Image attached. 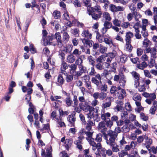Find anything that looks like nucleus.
I'll return each mask as SVG.
<instances>
[{
    "mask_svg": "<svg viewBox=\"0 0 157 157\" xmlns=\"http://www.w3.org/2000/svg\"><path fill=\"white\" fill-rule=\"evenodd\" d=\"M103 135L104 138L108 145L113 146L115 144V141L117 136V135L113 132V131L111 130H108L107 134L105 133Z\"/></svg>",
    "mask_w": 157,
    "mask_h": 157,
    "instance_id": "obj_1",
    "label": "nucleus"
},
{
    "mask_svg": "<svg viewBox=\"0 0 157 157\" xmlns=\"http://www.w3.org/2000/svg\"><path fill=\"white\" fill-rule=\"evenodd\" d=\"M79 106L82 109L83 111H86L88 110L89 113L86 114L87 117L89 119H90L94 118V113L93 111L94 110V108L89 105H84L83 103H80Z\"/></svg>",
    "mask_w": 157,
    "mask_h": 157,
    "instance_id": "obj_2",
    "label": "nucleus"
},
{
    "mask_svg": "<svg viewBox=\"0 0 157 157\" xmlns=\"http://www.w3.org/2000/svg\"><path fill=\"white\" fill-rule=\"evenodd\" d=\"M52 148L51 147L47 148L46 150V152H45L44 150L42 149L41 155L43 157H52Z\"/></svg>",
    "mask_w": 157,
    "mask_h": 157,
    "instance_id": "obj_3",
    "label": "nucleus"
},
{
    "mask_svg": "<svg viewBox=\"0 0 157 157\" xmlns=\"http://www.w3.org/2000/svg\"><path fill=\"white\" fill-rule=\"evenodd\" d=\"M94 77L91 78L92 82L96 85V86H98V84L101 83V77L99 74H98L96 75H94Z\"/></svg>",
    "mask_w": 157,
    "mask_h": 157,
    "instance_id": "obj_4",
    "label": "nucleus"
},
{
    "mask_svg": "<svg viewBox=\"0 0 157 157\" xmlns=\"http://www.w3.org/2000/svg\"><path fill=\"white\" fill-rule=\"evenodd\" d=\"M54 39L56 40L57 45L59 48L63 46L62 41L61 40V36L60 33L59 32H56L54 35Z\"/></svg>",
    "mask_w": 157,
    "mask_h": 157,
    "instance_id": "obj_5",
    "label": "nucleus"
},
{
    "mask_svg": "<svg viewBox=\"0 0 157 157\" xmlns=\"http://www.w3.org/2000/svg\"><path fill=\"white\" fill-rule=\"evenodd\" d=\"M144 139L145 140L146 147L149 151V153H150L151 149L150 148V146L152 144V140L146 135H144Z\"/></svg>",
    "mask_w": 157,
    "mask_h": 157,
    "instance_id": "obj_6",
    "label": "nucleus"
},
{
    "mask_svg": "<svg viewBox=\"0 0 157 157\" xmlns=\"http://www.w3.org/2000/svg\"><path fill=\"white\" fill-rule=\"evenodd\" d=\"M109 10L112 12H116L118 11H123L124 8L121 6H118L116 7L113 4H110L109 6Z\"/></svg>",
    "mask_w": 157,
    "mask_h": 157,
    "instance_id": "obj_7",
    "label": "nucleus"
},
{
    "mask_svg": "<svg viewBox=\"0 0 157 157\" xmlns=\"http://www.w3.org/2000/svg\"><path fill=\"white\" fill-rule=\"evenodd\" d=\"M111 114L109 113H105L104 109L101 110V118L104 121L109 119V117H110Z\"/></svg>",
    "mask_w": 157,
    "mask_h": 157,
    "instance_id": "obj_8",
    "label": "nucleus"
},
{
    "mask_svg": "<svg viewBox=\"0 0 157 157\" xmlns=\"http://www.w3.org/2000/svg\"><path fill=\"white\" fill-rule=\"evenodd\" d=\"M98 130L103 133V135L105 133L106 131L107 128L105 127V124L104 121H101L99 123L98 126Z\"/></svg>",
    "mask_w": 157,
    "mask_h": 157,
    "instance_id": "obj_9",
    "label": "nucleus"
},
{
    "mask_svg": "<svg viewBox=\"0 0 157 157\" xmlns=\"http://www.w3.org/2000/svg\"><path fill=\"white\" fill-rule=\"evenodd\" d=\"M117 105L115 108V109L117 111H122L123 109V106L124 103L121 100H118L116 101Z\"/></svg>",
    "mask_w": 157,
    "mask_h": 157,
    "instance_id": "obj_10",
    "label": "nucleus"
},
{
    "mask_svg": "<svg viewBox=\"0 0 157 157\" xmlns=\"http://www.w3.org/2000/svg\"><path fill=\"white\" fill-rule=\"evenodd\" d=\"M87 13L89 15H91L92 18L94 20H97L100 18L101 17L102 13H98V14L95 13H91L90 12V8L87 9Z\"/></svg>",
    "mask_w": 157,
    "mask_h": 157,
    "instance_id": "obj_11",
    "label": "nucleus"
},
{
    "mask_svg": "<svg viewBox=\"0 0 157 157\" xmlns=\"http://www.w3.org/2000/svg\"><path fill=\"white\" fill-rule=\"evenodd\" d=\"M89 144L92 146V149L93 151H95L97 149L98 151L100 149L101 147L100 143H98L97 144L94 142V141L89 143Z\"/></svg>",
    "mask_w": 157,
    "mask_h": 157,
    "instance_id": "obj_12",
    "label": "nucleus"
},
{
    "mask_svg": "<svg viewBox=\"0 0 157 157\" xmlns=\"http://www.w3.org/2000/svg\"><path fill=\"white\" fill-rule=\"evenodd\" d=\"M68 68V66L67 63L64 61H62L61 65V73L62 74L65 75L67 74V73L65 71Z\"/></svg>",
    "mask_w": 157,
    "mask_h": 157,
    "instance_id": "obj_13",
    "label": "nucleus"
},
{
    "mask_svg": "<svg viewBox=\"0 0 157 157\" xmlns=\"http://www.w3.org/2000/svg\"><path fill=\"white\" fill-rule=\"evenodd\" d=\"M82 36L87 39H91L92 38V34L90 33L88 30L84 29L82 32Z\"/></svg>",
    "mask_w": 157,
    "mask_h": 157,
    "instance_id": "obj_14",
    "label": "nucleus"
},
{
    "mask_svg": "<svg viewBox=\"0 0 157 157\" xmlns=\"http://www.w3.org/2000/svg\"><path fill=\"white\" fill-rule=\"evenodd\" d=\"M133 36V33L130 32L126 33L125 40L126 43H131V39Z\"/></svg>",
    "mask_w": 157,
    "mask_h": 157,
    "instance_id": "obj_15",
    "label": "nucleus"
},
{
    "mask_svg": "<svg viewBox=\"0 0 157 157\" xmlns=\"http://www.w3.org/2000/svg\"><path fill=\"white\" fill-rule=\"evenodd\" d=\"M54 35L51 34L45 38H43L44 41L46 42L47 44H50L54 39Z\"/></svg>",
    "mask_w": 157,
    "mask_h": 157,
    "instance_id": "obj_16",
    "label": "nucleus"
},
{
    "mask_svg": "<svg viewBox=\"0 0 157 157\" xmlns=\"http://www.w3.org/2000/svg\"><path fill=\"white\" fill-rule=\"evenodd\" d=\"M85 134L87 136L86 139L89 143L94 141V139L92 137L93 132H90V131H87L86 132H85Z\"/></svg>",
    "mask_w": 157,
    "mask_h": 157,
    "instance_id": "obj_17",
    "label": "nucleus"
},
{
    "mask_svg": "<svg viewBox=\"0 0 157 157\" xmlns=\"http://www.w3.org/2000/svg\"><path fill=\"white\" fill-rule=\"evenodd\" d=\"M96 86L97 88L102 92H106L107 90V85L105 84H102V82Z\"/></svg>",
    "mask_w": 157,
    "mask_h": 157,
    "instance_id": "obj_18",
    "label": "nucleus"
},
{
    "mask_svg": "<svg viewBox=\"0 0 157 157\" xmlns=\"http://www.w3.org/2000/svg\"><path fill=\"white\" fill-rule=\"evenodd\" d=\"M133 14L135 20L137 21V23H136V25L137 24L138 25L140 22V21H139V19L142 16L139 13L137 12V10L135 12H134Z\"/></svg>",
    "mask_w": 157,
    "mask_h": 157,
    "instance_id": "obj_19",
    "label": "nucleus"
},
{
    "mask_svg": "<svg viewBox=\"0 0 157 157\" xmlns=\"http://www.w3.org/2000/svg\"><path fill=\"white\" fill-rule=\"evenodd\" d=\"M89 8H90V11L91 10L94 12H96L98 13H102L101 10V7L98 5H96L94 7H91Z\"/></svg>",
    "mask_w": 157,
    "mask_h": 157,
    "instance_id": "obj_20",
    "label": "nucleus"
},
{
    "mask_svg": "<svg viewBox=\"0 0 157 157\" xmlns=\"http://www.w3.org/2000/svg\"><path fill=\"white\" fill-rule=\"evenodd\" d=\"M120 90H121V87L120 86L117 88L115 86H113L110 89V92L112 94H113L116 92L119 94L120 93Z\"/></svg>",
    "mask_w": 157,
    "mask_h": 157,
    "instance_id": "obj_21",
    "label": "nucleus"
},
{
    "mask_svg": "<svg viewBox=\"0 0 157 157\" xmlns=\"http://www.w3.org/2000/svg\"><path fill=\"white\" fill-rule=\"evenodd\" d=\"M67 59L68 63H72L75 60V57L73 54H70L67 56Z\"/></svg>",
    "mask_w": 157,
    "mask_h": 157,
    "instance_id": "obj_22",
    "label": "nucleus"
},
{
    "mask_svg": "<svg viewBox=\"0 0 157 157\" xmlns=\"http://www.w3.org/2000/svg\"><path fill=\"white\" fill-rule=\"evenodd\" d=\"M70 68V73L71 74L74 75L77 69V66L75 63L72 64L69 66Z\"/></svg>",
    "mask_w": 157,
    "mask_h": 157,
    "instance_id": "obj_23",
    "label": "nucleus"
},
{
    "mask_svg": "<svg viewBox=\"0 0 157 157\" xmlns=\"http://www.w3.org/2000/svg\"><path fill=\"white\" fill-rule=\"evenodd\" d=\"M125 78L123 75L121 76V78L119 81L120 86L124 87L125 85L126 81Z\"/></svg>",
    "mask_w": 157,
    "mask_h": 157,
    "instance_id": "obj_24",
    "label": "nucleus"
},
{
    "mask_svg": "<svg viewBox=\"0 0 157 157\" xmlns=\"http://www.w3.org/2000/svg\"><path fill=\"white\" fill-rule=\"evenodd\" d=\"M120 92V93L118 96V98L119 99L121 100L123 99L124 97L126 95V94L125 90L121 88Z\"/></svg>",
    "mask_w": 157,
    "mask_h": 157,
    "instance_id": "obj_25",
    "label": "nucleus"
},
{
    "mask_svg": "<svg viewBox=\"0 0 157 157\" xmlns=\"http://www.w3.org/2000/svg\"><path fill=\"white\" fill-rule=\"evenodd\" d=\"M102 17L105 21H110L111 17L109 13L107 12H104L102 14Z\"/></svg>",
    "mask_w": 157,
    "mask_h": 157,
    "instance_id": "obj_26",
    "label": "nucleus"
},
{
    "mask_svg": "<svg viewBox=\"0 0 157 157\" xmlns=\"http://www.w3.org/2000/svg\"><path fill=\"white\" fill-rule=\"evenodd\" d=\"M57 81L58 82L57 84L58 86H61L63 84L64 80L62 76L61 75L59 74L58 76Z\"/></svg>",
    "mask_w": 157,
    "mask_h": 157,
    "instance_id": "obj_27",
    "label": "nucleus"
},
{
    "mask_svg": "<svg viewBox=\"0 0 157 157\" xmlns=\"http://www.w3.org/2000/svg\"><path fill=\"white\" fill-rule=\"evenodd\" d=\"M68 121L71 124H73L75 121V114L69 115L67 117Z\"/></svg>",
    "mask_w": 157,
    "mask_h": 157,
    "instance_id": "obj_28",
    "label": "nucleus"
},
{
    "mask_svg": "<svg viewBox=\"0 0 157 157\" xmlns=\"http://www.w3.org/2000/svg\"><path fill=\"white\" fill-rule=\"evenodd\" d=\"M70 36L66 32H64L63 33V40L65 43H67L69 40Z\"/></svg>",
    "mask_w": 157,
    "mask_h": 157,
    "instance_id": "obj_29",
    "label": "nucleus"
},
{
    "mask_svg": "<svg viewBox=\"0 0 157 157\" xmlns=\"http://www.w3.org/2000/svg\"><path fill=\"white\" fill-rule=\"evenodd\" d=\"M134 80H139L140 76L139 74L135 71H133L131 73Z\"/></svg>",
    "mask_w": 157,
    "mask_h": 157,
    "instance_id": "obj_30",
    "label": "nucleus"
},
{
    "mask_svg": "<svg viewBox=\"0 0 157 157\" xmlns=\"http://www.w3.org/2000/svg\"><path fill=\"white\" fill-rule=\"evenodd\" d=\"M52 15L55 19H59L61 17V13L58 10H55L52 13Z\"/></svg>",
    "mask_w": 157,
    "mask_h": 157,
    "instance_id": "obj_31",
    "label": "nucleus"
},
{
    "mask_svg": "<svg viewBox=\"0 0 157 157\" xmlns=\"http://www.w3.org/2000/svg\"><path fill=\"white\" fill-rule=\"evenodd\" d=\"M103 42H104L106 44L108 45L110 47H112L113 45L112 40L110 38H104Z\"/></svg>",
    "mask_w": 157,
    "mask_h": 157,
    "instance_id": "obj_32",
    "label": "nucleus"
},
{
    "mask_svg": "<svg viewBox=\"0 0 157 157\" xmlns=\"http://www.w3.org/2000/svg\"><path fill=\"white\" fill-rule=\"evenodd\" d=\"M104 37L103 35L100 34L98 32L96 33V39L100 43L103 42Z\"/></svg>",
    "mask_w": 157,
    "mask_h": 157,
    "instance_id": "obj_33",
    "label": "nucleus"
},
{
    "mask_svg": "<svg viewBox=\"0 0 157 157\" xmlns=\"http://www.w3.org/2000/svg\"><path fill=\"white\" fill-rule=\"evenodd\" d=\"M140 101H137L135 102L137 106V108H136L135 110L138 112H140L143 109L141 105Z\"/></svg>",
    "mask_w": 157,
    "mask_h": 157,
    "instance_id": "obj_34",
    "label": "nucleus"
},
{
    "mask_svg": "<svg viewBox=\"0 0 157 157\" xmlns=\"http://www.w3.org/2000/svg\"><path fill=\"white\" fill-rule=\"evenodd\" d=\"M74 143L76 144V147L80 151L82 150V141L80 140H77Z\"/></svg>",
    "mask_w": 157,
    "mask_h": 157,
    "instance_id": "obj_35",
    "label": "nucleus"
},
{
    "mask_svg": "<svg viewBox=\"0 0 157 157\" xmlns=\"http://www.w3.org/2000/svg\"><path fill=\"white\" fill-rule=\"evenodd\" d=\"M87 60L90 64L92 66H94L95 60L94 58L91 56L88 57Z\"/></svg>",
    "mask_w": 157,
    "mask_h": 157,
    "instance_id": "obj_36",
    "label": "nucleus"
},
{
    "mask_svg": "<svg viewBox=\"0 0 157 157\" xmlns=\"http://www.w3.org/2000/svg\"><path fill=\"white\" fill-rule=\"evenodd\" d=\"M117 65V63L116 62H114L111 64L110 63L109 64V65H107V66H106V67L108 68H112L115 71L116 70V67Z\"/></svg>",
    "mask_w": 157,
    "mask_h": 157,
    "instance_id": "obj_37",
    "label": "nucleus"
},
{
    "mask_svg": "<svg viewBox=\"0 0 157 157\" xmlns=\"http://www.w3.org/2000/svg\"><path fill=\"white\" fill-rule=\"evenodd\" d=\"M106 58L104 56H99L96 59V62L98 63H101L105 61Z\"/></svg>",
    "mask_w": 157,
    "mask_h": 157,
    "instance_id": "obj_38",
    "label": "nucleus"
},
{
    "mask_svg": "<svg viewBox=\"0 0 157 157\" xmlns=\"http://www.w3.org/2000/svg\"><path fill=\"white\" fill-rule=\"evenodd\" d=\"M133 47L131 44V43H126L125 49L126 51L129 52H131L132 51Z\"/></svg>",
    "mask_w": 157,
    "mask_h": 157,
    "instance_id": "obj_39",
    "label": "nucleus"
},
{
    "mask_svg": "<svg viewBox=\"0 0 157 157\" xmlns=\"http://www.w3.org/2000/svg\"><path fill=\"white\" fill-rule=\"evenodd\" d=\"M113 25L118 27H121V21L117 18H115L113 21Z\"/></svg>",
    "mask_w": 157,
    "mask_h": 157,
    "instance_id": "obj_40",
    "label": "nucleus"
},
{
    "mask_svg": "<svg viewBox=\"0 0 157 157\" xmlns=\"http://www.w3.org/2000/svg\"><path fill=\"white\" fill-rule=\"evenodd\" d=\"M147 66V63L144 62H143L140 63L138 64H137V67L140 69L143 70L144 68L146 67Z\"/></svg>",
    "mask_w": 157,
    "mask_h": 157,
    "instance_id": "obj_41",
    "label": "nucleus"
},
{
    "mask_svg": "<svg viewBox=\"0 0 157 157\" xmlns=\"http://www.w3.org/2000/svg\"><path fill=\"white\" fill-rule=\"evenodd\" d=\"M88 72H89L88 74L89 75L91 76H94L95 74L96 73L94 68V66H92L90 68H89L88 69Z\"/></svg>",
    "mask_w": 157,
    "mask_h": 157,
    "instance_id": "obj_42",
    "label": "nucleus"
},
{
    "mask_svg": "<svg viewBox=\"0 0 157 157\" xmlns=\"http://www.w3.org/2000/svg\"><path fill=\"white\" fill-rule=\"evenodd\" d=\"M99 152L100 155H101L103 157H105L106 155V150L104 148L101 147L98 150Z\"/></svg>",
    "mask_w": 157,
    "mask_h": 157,
    "instance_id": "obj_43",
    "label": "nucleus"
},
{
    "mask_svg": "<svg viewBox=\"0 0 157 157\" xmlns=\"http://www.w3.org/2000/svg\"><path fill=\"white\" fill-rule=\"evenodd\" d=\"M109 21H105L103 24L104 27H105L108 29L111 28L112 26V24Z\"/></svg>",
    "mask_w": 157,
    "mask_h": 157,
    "instance_id": "obj_44",
    "label": "nucleus"
},
{
    "mask_svg": "<svg viewBox=\"0 0 157 157\" xmlns=\"http://www.w3.org/2000/svg\"><path fill=\"white\" fill-rule=\"evenodd\" d=\"M65 102L68 106H71L72 104V101L71 99L69 96H68L65 99Z\"/></svg>",
    "mask_w": 157,
    "mask_h": 157,
    "instance_id": "obj_45",
    "label": "nucleus"
},
{
    "mask_svg": "<svg viewBox=\"0 0 157 157\" xmlns=\"http://www.w3.org/2000/svg\"><path fill=\"white\" fill-rule=\"evenodd\" d=\"M117 55V53L116 51H114L113 52L108 53L106 55L107 56L110 58L112 59L114 58Z\"/></svg>",
    "mask_w": 157,
    "mask_h": 157,
    "instance_id": "obj_46",
    "label": "nucleus"
},
{
    "mask_svg": "<svg viewBox=\"0 0 157 157\" xmlns=\"http://www.w3.org/2000/svg\"><path fill=\"white\" fill-rule=\"evenodd\" d=\"M130 127H131V126H128L127 125H124L122 128V132L124 133L128 132L130 130Z\"/></svg>",
    "mask_w": 157,
    "mask_h": 157,
    "instance_id": "obj_47",
    "label": "nucleus"
},
{
    "mask_svg": "<svg viewBox=\"0 0 157 157\" xmlns=\"http://www.w3.org/2000/svg\"><path fill=\"white\" fill-rule=\"evenodd\" d=\"M104 75L106 78L108 79H111L112 78L113 76H111L109 77V75L111 74V71H107L106 70H104Z\"/></svg>",
    "mask_w": 157,
    "mask_h": 157,
    "instance_id": "obj_48",
    "label": "nucleus"
},
{
    "mask_svg": "<svg viewBox=\"0 0 157 157\" xmlns=\"http://www.w3.org/2000/svg\"><path fill=\"white\" fill-rule=\"evenodd\" d=\"M83 60L81 57H78L76 60L75 62V64L79 66L82 64Z\"/></svg>",
    "mask_w": 157,
    "mask_h": 157,
    "instance_id": "obj_49",
    "label": "nucleus"
},
{
    "mask_svg": "<svg viewBox=\"0 0 157 157\" xmlns=\"http://www.w3.org/2000/svg\"><path fill=\"white\" fill-rule=\"evenodd\" d=\"M65 75L66 76V79L67 82H70L72 81L73 79L72 75H68L67 73Z\"/></svg>",
    "mask_w": 157,
    "mask_h": 157,
    "instance_id": "obj_50",
    "label": "nucleus"
},
{
    "mask_svg": "<svg viewBox=\"0 0 157 157\" xmlns=\"http://www.w3.org/2000/svg\"><path fill=\"white\" fill-rule=\"evenodd\" d=\"M78 68L79 71H82L83 73H86L87 72L86 67L84 66L82 64L78 66Z\"/></svg>",
    "mask_w": 157,
    "mask_h": 157,
    "instance_id": "obj_51",
    "label": "nucleus"
},
{
    "mask_svg": "<svg viewBox=\"0 0 157 157\" xmlns=\"http://www.w3.org/2000/svg\"><path fill=\"white\" fill-rule=\"evenodd\" d=\"M127 56L125 55H121L120 57V62L122 63H124L127 60Z\"/></svg>",
    "mask_w": 157,
    "mask_h": 157,
    "instance_id": "obj_52",
    "label": "nucleus"
},
{
    "mask_svg": "<svg viewBox=\"0 0 157 157\" xmlns=\"http://www.w3.org/2000/svg\"><path fill=\"white\" fill-rule=\"evenodd\" d=\"M129 154H128V152L123 150H121L120 152L118 153L119 157H124V156H128Z\"/></svg>",
    "mask_w": 157,
    "mask_h": 157,
    "instance_id": "obj_53",
    "label": "nucleus"
},
{
    "mask_svg": "<svg viewBox=\"0 0 157 157\" xmlns=\"http://www.w3.org/2000/svg\"><path fill=\"white\" fill-rule=\"evenodd\" d=\"M73 46L72 44H68L65 48V50L67 52H70L72 49Z\"/></svg>",
    "mask_w": 157,
    "mask_h": 157,
    "instance_id": "obj_54",
    "label": "nucleus"
},
{
    "mask_svg": "<svg viewBox=\"0 0 157 157\" xmlns=\"http://www.w3.org/2000/svg\"><path fill=\"white\" fill-rule=\"evenodd\" d=\"M102 135L101 133L97 134L95 139V141L98 143H100L102 140Z\"/></svg>",
    "mask_w": 157,
    "mask_h": 157,
    "instance_id": "obj_55",
    "label": "nucleus"
},
{
    "mask_svg": "<svg viewBox=\"0 0 157 157\" xmlns=\"http://www.w3.org/2000/svg\"><path fill=\"white\" fill-rule=\"evenodd\" d=\"M132 98L133 100L135 101V102L136 101H140L141 99V97L139 94H136L133 96Z\"/></svg>",
    "mask_w": 157,
    "mask_h": 157,
    "instance_id": "obj_56",
    "label": "nucleus"
},
{
    "mask_svg": "<svg viewBox=\"0 0 157 157\" xmlns=\"http://www.w3.org/2000/svg\"><path fill=\"white\" fill-rule=\"evenodd\" d=\"M121 114V118L123 120H124L128 117V114L127 111H122Z\"/></svg>",
    "mask_w": 157,
    "mask_h": 157,
    "instance_id": "obj_57",
    "label": "nucleus"
},
{
    "mask_svg": "<svg viewBox=\"0 0 157 157\" xmlns=\"http://www.w3.org/2000/svg\"><path fill=\"white\" fill-rule=\"evenodd\" d=\"M95 67L96 68L99 70H101L104 69V67L103 64L101 63H98L95 65Z\"/></svg>",
    "mask_w": 157,
    "mask_h": 157,
    "instance_id": "obj_58",
    "label": "nucleus"
},
{
    "mask_svg": "<svg viewBox=\"0 0 157 157\" xmlns=\"http://www.w3.org/2000/svg\"><path fill=\"white\" fill-rule=\"evenodd\" d=\"M81 51H79L78 49L76 48L74 50L72 54L74 55L77 57H78L81 54Z\"/></svg>",
    "mask_w": 157,
    "mask_h": 157,
    "instance_id": "obj_59",
    "label": "nucleus"
},
{
    "mask_svg": "<svg viewBox=\"0 0 157 157\" xmlns=\"http://www.w3.org/2000/svg\"><path fill=\"white\" fill-rule=\"evenodd\" d=\"M106 93L104 92H101L99 93V99L103 100L106 97Z\"/></svg>",
    "mask_w": 157,
    "mask_h": 157,
    "instance_id": "obj_60",
    "label": "nucleus"
},
{
    "mask_svg": "<svg viewBox=\"0 0 157 157\" xmlns=\"http://www.w3.org/2000/svg\"><path fill=\"white\" fill-rule=\"evenodd\" d=\"M156 51L155 48H151L150 53L152 57H155L156 54Z\"/></svg>",
    "mask_w": 157,
    "mask_h": 157,
    "instance_id": "obj_61",
    "label": "nucleus"
},
{
    "mask_svg": "<svg viewBox=\"0 0 157 157\" xmlns=\"http://www.w3.org/2000/svg\"><path fill=\"white\" fill-rule=\"evenodd\" d=\"M79 29L77 28H75L72 29V33L76 37H78L79 36Z\"/></svg>",
    "mask_w": 157,
    "mask_h": 157,
    "instance_id": "obj_62",
    "label": "nucleus"
},
{
    "mask_svg": "<svg viewBox=\"0 0 157 157\" xmlns=\"http://www.w3.org/2000/svg\"><path fill=\"white\" fill-rule=\"evenodd\" d=\"M84 124L92 127V126H94L95 125V122L91 120L88 119L86 123V124Z\"/></svg>",
    "mask_w": 157,
    "mask_h": 157,
    "instance_id": "obj_63",
    "label": "nucleus"
},
{
    "mask_svg": "<svg viewBox=\"0 0 157 157\" xmlns=\"http://www.w3.org/2000/svg\"><path fill=\"white\" fill-rule=\"evenodd\" d=\"M105 121L106 123V125L109 128H110L113 125V122L110 119Z\"/></svg>",
    "mask_w": 157,
    "mask_h": 157,
    "instance_id": "obj_64",
    "label": "nucleus"
}]
</instances>
